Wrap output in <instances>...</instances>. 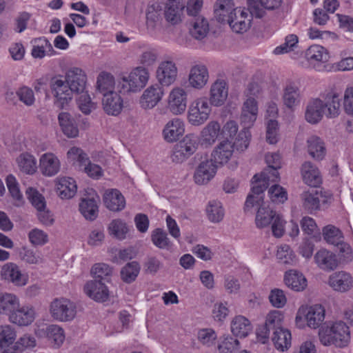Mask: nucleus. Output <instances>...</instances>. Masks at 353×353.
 Wrapping results in <instances>:
<instances>
[{"mask_svg":"<svg viewBox=\"0 0 353 353\" xmlns=\"http://www.w3.org/2000/svg\"><path fill=\"white\" fill-rule=\"evenodd\" d=\"M15 339V331L10 325L0 326V353H15L12 345Z\"/></svg>","mask_w":353,"mask_h":353,"instance_id":"393cba45","label":"nucleus"},{"mask_svg":"<svg viewBox=\"0 0 353 353\" xmlns=\"http://www.w3.org/2000/svg\"><path fill=\"white\" fill-rule=\"evenodd\" d=\"M20 305L18 297L14 294H0V314L9 316Z\"/></svg>","mask_w":353,"mask_h":353,"instance_id":"ea45409f","label":"nucleus"},{"mask_svg":"<svg viewBox=\"0 0 353 353\" xmlns=\"http://www.w3.org/2000/svg\"><path fill=\"white\" fill-rule=\"evenodd\" d=\"M208 79V70L205 65L198 64L191 68L188 76V82L191 87L201 89L206 85Z\"/></svg>","mask_w":353,"mask_h":353,"instance_id":"a211bd4d","label":"nucleus"},{"mask_svg":"<svg viewBox=\"0 0 353 353\" xmlns=\"http://www.w3.org/2000/svg\"><path fill=\"white\" fill-rule=\"evenodd\" d=\"M79 210L86 219L94 220L98 215V206L94 198H83L79 203Z\"/></svg>","mask_w":353,"mask_h":353,"instance_id":"a18cd8bd","label":"nucleus"},{"mask_svg":"<svg viewBox=\"0 0 353 353\" xmlns=\"http://www.w3.org/2000/svg\"><path fill=\"white\" fill-rule=\"evenodd\" d=\"M208 31V22L203 17L199 16L192 22V28L190 30V32L196 39L201 40L206 37Z\"/></svg>","mask_w":353,"mask_h":353,"instance_id":"de8ad7c7","label":"nucleus"},{"mask_svg":"<svg viewBox=\"0 0 353 353\" xmlns=\"http://www.w3.org/2000/svg\"><path fill=\"white\" fill-rule=\"evenodd\" d=\"M1 274L6 280L17 286H23L27 283L28 277L23 274L19 267L14 263H7L1 268Z\"/></svg>","mask_w":353,"mask_h":353,"instance_id":"4468645a","label":"nucleus"},{"mask_svg":"<svg viewBox=\"0 0 353 353\" xmlns=\"http://www.w3.org/2000/svg\"><path fill=\"white\" fill-rule=\"evenodd\" d=\"M16 95L18 100L28 107L33 105L35 103L33 90L26 85L19 88L16 90Z\"/></svg>","mask_w":353,"mask_h":353,"instance_id":"052dcab7","label":"nucleus"},{"mask_svg":"<svg viewBox=\"0 0 353 353\" xmlns=\"http://www.w3.org/2000/svg\"><path fill=\"white\" fill-rule=\"evenodd\" d=\"M309 154L317 161L322 160L326 154L323 141L318 137L312 136L307 141Z\"/></svg>","mask_w":353,"mask_h":353,"instance_id":"4c0bfd02","label":"nucleus"},{"mask_svg":"<svg viewBox=\"0 0 353 353\" xmlns=\"http://www.w3.org/2000/svg\"><path fill=\"white\" fill-rule=\"evenodd\" d=\"M251 138V134L249 129L243 128L238 134L235 140L232 144L237 150L243 151L248 148Z\"/></svg>","mask_w":353,"mask_h":353,"instance_id":"0e129e2a","label":"nucleus"},{"mask_svg":"<svg viewBox=\"0 0 353 353\" xmlns=\"http://www.w3.org/2000/svg\"><path fill=\"white\" fill-rule=\"evenodd\" d=\"M184 7L181 0H168L164 12L166 21L173 25L179 23Z\"/></svg>","mask_w":353,"mask_h":353,"instance_id":"473e14b6","label":"nucleus"},{"mask_svg":"<svg viewBox=\"0 0 353 353\" xmlns=\"http://www.w3.org/2000/svg\"><path fill=\"white\" fill-rule=\"evenodd\" d=\"M39 168L43 175L52 176L59 172L60 161L54 154L46 153L39 159Z\"/></svg>","mask_w":353,"mask_h":353,"instance_id":"4be33fe9","label":"nucleus"},{"mask_svg":"<svg viewBox=\"0 0 353 353\" xmlns=\"http://www.w3.org/2000/svg\"><path fill=\"white\" fill-rule=\"evenodd\" d=\"M251 22L252 17L245 10L237 8L226 23L230 26L233 32L243 34L250 29Z\"/></svg>","mask_w":353,"mask_h":353,"instance_id":"1a4fd4ad","label":"nucleus"},{"mask_svg":"<svg viewBox=\"0 0 353 353\" xmlns=\"http://www.w3.org/2000/svg\"><path fill=\"white\" fill-rule=\"evenodd\" d=\"M18 167L22 172L27 174H33L36 172L37 160L35 157L28 153H22L17 158Z\"/></svg>","mask_w":353,"mask_h":353,"instance_id":"79ce46f5","label":"nucleus"},{"mask_svg":"<svg viewBox=\"0 0 353 353\" xmlns=\"http://www.w3.org/2000/svg\"><path fill=\"white\" fill-rule=\"evenodd\" d=\"M58 120L65 135L69 138L76 137L78 135L79 129L76 121L70 113L67 112L59 113Z\"/></svg>","mask_w":353,"mask_h":353,"instance_id":"7c9ffc66","label":"nucleus"},{"mask_svg":"<svg viewBox=\"0 0 353 353\" xmlns=\"http://www.w3.org/2000/svg\"><path fill=\"white\" fill-rule=\"evenodd\" d=\"M268 194L271 201L274 203H283L288 199L285 190L279 185H273L268 190Z\"/></svg>","mask_w":353,"mask_h":353,"instance_id":"338daca9","label":"nucleus"},{"mask_svg":"<svg viewBox=\"0 0 353 353\" xmlns=\"http://www.w3.org/2000/svg\"><path fill=\"white\" fill-rule=\"evenodd\" d=\"M299 39L296 34H289L285 39V42L274 50L275 54H281L294 50L298 44Z\"/></svg>","mask_w":353,"mask_h":353,"instance_id":"680f3d73","label":"nucleus"},{"mask_svg":"<svg viewBox=\"0 0 353 353\" xmlns=\"http://www.w3.org/2000/svg\"><path fill=\"white\" fill-rule=\"evenodd\" d=\"M323 235L327 243L334 245H339L343 239L341 231L332 225L323 228Z\"/></svg>","mask_w":353,"mask_h":353,"instance_id":"6e6d98bb","label":"nucleus"},{"mask_svg":"<svg viewBox=\"0 0 353 353\" xmlns=\"http://www.w3.org/2000/svg\"><path fill=\"white\" fill-rule=\"evenodd\" d=\"M301 172L303 180L307 185L317 187L321 183L322 179L320 172L311 162L305 161L303 163Z\"/></svg>","mask_w":353,"mask_h":353,"instance_id":"a878e982","label":"nucleus"},{"mask_svg":"<svg viewBox=\"0 0 353 353\" xmlns=\"http://www.w3.org/2000/svg\"><path fill=\"white\" fill-rule=\"evenodd\" d=\"M188 92L181 87L173 88L168 98V108L175 115L183 114L187 108Z\"/></svg>","mask_w":353,"mask_h":353,"instance_id":"0eeeda50","label":"nucleus"},{"mask_svg":"<svg viewBox=\"0 0 353 353\" xmlns=\"http://www.w3.org/2000/svg\"><path fill=\"white\" fill-rule=\"evenodd\" d=\"M163 94V89L160 85H152L143 92L139 104L143 109H152L162 99Z\"/></svg>","mask_w":353,"mask_h":353,"instance_id":"9d476101","label":"nucleus"},{"mask_svg":"<svg viewBox=\"0 0 353 353\" xmlns=\"http://www.w3.org/2000/svg\"><path fill=\"white\" fill-rule=\"evenodd\" d=\"M323 108L327 118H336L340 114V98L338 93L334 91L328 92L323 97Z\"/></svg>","mask_w":353,"mask_h":353,"instance_id":"cd10ccee","label":"nucleus"},{"mask_svg":"<svg viewBox=\"0 0 353 353\" xmlns=\"http://www.w3.org/2000/svg\"><path fill=\"white\" fill-rule=\"evenodd\" d=\"M140 271V265L137 261L128 263L121 270V279L130 283L137 277Z\"/></svg>","mask_w":353,"mask_h":353,"instance_id":"bf43d9fd","label":"nucleus"},{"mask_svg":"<svg viewBox=\"0 0 353 353\" xmlns=\"http://www.w3.org/2000/svg\"><path fill=\"white\" fill-rule=\"evenodd\" d=\"M77 186L72 178H61L57 184V193L62 199H70L76 194Z\"/></svg>","mask_w":353,"mask_h":353,"instance_id":"37998d69","label":"nucleus"},{"mask_svg":"<svg viewBox=\"0 0 353 353\" xmlns=\"http://www.w3.org/2000/svg\"><path fill=\"white\" fill-rule=\"evenodd\" d=\"M286 285L294 291H302L307 286V280L303 274L296 270H289L284 278Z\"/></svg>","mask_w":353,"mask_h":353,"instance_id":"f704fd0d","label":"nucleus"},{"mask_svg":"<svg viewBox=\"0 0 353 353\" xmlns=\"http://www.w3.org/2000/svg\"><path fill=\"white\" fill-rule=\"evenodd\" d=\"M272 340L277 350H286L291 345V333L287 329L277 330V331H274Z\"/></svg>","mask_w":353,"mask_h":353,"instance_id":"49530a36","label":"nucleus"},{"mask_svg":"<svg viewBox=\"0 0 353 353\" xmlns=\"http://www.w3.org/2000/svg\"><path fill=\"white\" fill-rule=\"evenodd\" d=\"M65 79L74 94L83 93L86 85V75L81 68L73 67L68 69Z\"/></svg>","mask_w":353,"mask_h":353,"instance_id":"9b49d317","label":"nucleus"},{"mask_svg":"<svg viewBox=\"0 0 353 353\" xmlns=\"http://www.w3.org/2000/svg\"><path fill=\"white\" fill-rule=\"evenodd\" d=\"M184 132L183 122L178 118L169 121L163 130V136L167 142L176 141Z\"/></svg>","mask_w":353,"mask_h":353,"instance_id":"bb28decb","label":"nucleus"},{"mask_svg":"<svg viewBox=\"0 0 353 353\" xmlns=\"http://www.w3.org/2000/svg\"><path fill=\"white\" fill-rule=\"evenodd\" d=\"M84 292L90 298L98 302H104L109 297V290L101 281H88L84 286Z\"/></svg>","mask_w":353,"mask_h":353,"instance_id":"2eb2a0df","label":"nucleus"},{"mask_svg":"<svg viewBox=\"0 0 353 353\" xmlns=\"http://www.w3.org/2000/svg\"><path fill=\"white\" fill-rule=\"evenodd\" d=\"M34 311L28 306L20 305L16 310L10 314L9 320L12 323L17 324L20 326H26L31 324L34 319Z\"/></svg>","mask_w":353,"mask_h":353,"instance_id":"b1692460","label":"nucleus"},{"mask_svg":"<svg viewBox=\"0 0 353 353\" xmlns=\"http://www.w3.org/2000/svg\"><path fill=\"white\" fill-rule=\"evenodd\" d=\"M276 214L277 213L269 206H265L262 203L256 214V226L260 229L269 226Z\"/></svg>","mask_w":353,"mask_h":353,"instance_id":"58836bf2","label":"nucleus"},{"mask_svg":"<svg viewBox=\"0 0 353 353\" xmlns=\"http://www.w3.org/2000/svg\"><path fill=\"white\" fill-rule=\"evenodd\" d=\"M91 274L94 280L108 282L112 274V269L106 263H95L91 268Z\"/></svg>","mask_w":353,"mask_h":353,"instance_id":"864d4df0","label":"nucleus"},{"mask_svg":"<svg viewBox=\"0 0 353 353\" xmlns=\"http://www.w3.org/2000/svg\"><path fill=\"white\" fill-rule=\"evenodd\" d=\"M279 123L274 119L268 121L266 125V140L270 144L277 143L279 140Z\"/></svg>","mask_w":353,"mask_h":353,"instance_id":"69168bd1","label":"nucleus"},{"mask_svg":"<svg viewBox=\"0 0 353 353\" xmlns=\"http://www.w3.org/2000/svg\"><path fill=\"white\" fill-rule=\"evenodd\" d=\"M328 283L334 290L339 292H346L353 287V278L347 272L339 271L329 276Z\"/></svg>","mask_w":353,"mask_h":353,"instance_id":"ddd939ff","label":"nucleus"},{"mask_svg":"<svg viewBox=\"0 0 353 353\" xmlns=\"http://www.w3.org/2000/svg\"><path fill=\"white\" fill-rule=\"evenodd\" d=\"M307 325L311 328L319 327L325 319V309L319 304L310 306L305 315Z\"/></svg>","mask_w":353,"mask_h":353,"instance_id":"c9c22d12","label":"nucleus"},{"mask_svg":"<svg viewBox=\"0 0 353 353\" xmlns=\"http://www.w3.org/2000/svg\"><path fill=\"white\" fill-rule=\"evenodd\" d=\"M177 73V68L173 61H163L159 63L156 75L161 85L169 86L176 81Z\"/></svg>","mask_w":353,"mask_h":353,"instance_id":"6e6552de","label":"nucleus"},{"mask_svg":"<svg viewBox=\"0 0 353 353\" xmlns=\"http://www.w3.org/2000/svg\"><path fill=\"white\" fill-rule=\"evenodd\" d=\"M240 348L238 339L230 335H224L219 338L217 349L219 353H236Z\"/></svg>","mask_w":353,"mask_h":353,"instance_id":"8fccbe9b","label":"nucleus"},{"mask_svg":"<svg viewBox=\"0 0 353 353\" xmlns=\"http://www.w3.org/2000/svg\"><path fill=\"white\" fill-rule=\"evenodd\" d=\"M319 336L323 345H334L339 347L346 346L350 339L349 327L343 321H337L331 325L323 326L319 330Z\"/></svg>","mask_w":353,"mask_h":353,"instance_id":"f257e3e1","label":"nucleus"},{"mask_svg":"<svg viewBox=\"0 0 353 353\" xmlns=\"http://www.w3.org/2000/svg\"><path fill=\"white\" fill-rule=\"evenodd\" d=\"M197 148V139L194 134L186 135L181 141L176 143L173 149L171 156L172 160L175 163H181L194 154Z\"/></svg>","mask_w":353,"mask_h":353,"instance_id":"423d86ee","label":"nucleus"},{"mask_svg":"<svg viewBox=\"0 0 353 353\" xmlns=\"http://www.w3.org/2000/svg\"><path fill=\"white\" fill-rule=\"evenodd\" d=\"M276 257L283 264H293L296 261L295 255L288 245H281L278 248Z\"/></svg>","mask_w":353,"mask_h":353,"instance_id":"e2e57ef3","label":"nucleus"},{"mask_svg":"<svg viewBox=\"0 0 353 353\" xmlns=\"http://www.w3.org/2000/svg\"><path fill=\"white\" fill-rule=\"evenodd\" d=\"M50 87L54 97V105L59 109H64L68 106L73 97V92L68 84L65 79L61 77H54L50 82Z\"/></svg>","mask_w":353,"mask_h":353,"instance_id":"7ed1b4c3","label":"nucleus"},{"mask_svg":"<svg viewBox=\"0 0 353 353\" xmlns=\"http://www.w3.org/2000/svg\"><path fill=\"white\" fill-rule=\"evenodd\" d=\"M149 79V72L144 67H137L127 77H123L119 83V92H136L143 88Z\"/></svg>","mask_w":353,"mask_h":353,"instance_id":"f03ea898","label":"nucleus"},{"mask_svg":"<svg viewBox=\"0 0 353 353\" xmlns=\"http://www.w3.org/2000/svg\"><path fill=\"white\" fill-rule=\"evenodd\" d=\"M237 8L232 0H216L214 4V16L221 23H226Z\"/></svg>","mask_w":353,"mask_h":353,"instance_id":"f3484780","label":"nucleus"},{"mask_svg":"<svg viewBox=\"0 0 353 353\" xmlns=\"http://www.w3.org/2000/svg\"><path fill=\"white\" fill-rule=\"evenodd\" d=\"M46 332L48 340L56 347H59L65 340L64 331L59 325H50Z\"/></svg>","mask_w":353,"mask_h":353,"instance_id":"4d7b16f0","label":"nucleus"},{"mask_svg":"<svg viewBox=\"0 0 353 353\" xmlns=\"http://www.w3.org/2000/svg\"><path fill=\"white\" fill-rule=\"evenodd\" d=\"M102 105L106 114L117 116L123 108V101L117 92L105 93L102 99Z\"/></svg>","mask_w":353,"mask_h":353,"instance_id":"6ab92c4d","label":"nucleus"},{"mask_svg":"<svg viewBox=\"0 0 353 353\" xmlns=\"http://www.w3.org/2000/svg\"><path fill=\"white\" fill-rule=\"evenodd\" d=\"M252 194H249L245 201L246 208H252L254 203H259L263 201V196H261L264 190L268 188L269 183L266 182L259 174H255L252 179Z\"/></svg>","mask_w":353,"mask_h":353,"instance_id":"dca6fc26","label":"nucleus"},{"mask_svg":"<svg viewBox=\"0 0 353 353\" xmlns=\"http://www.w3.org/2000/svg\"><path fill=\"white\" fill-rule=\"evenodd\" d=\"M221 132V125L217 121L209 122L201 132V141L203 145L210 146L214 144Z\"/></svg>","mask_w":353,"mask_h":353,"instance_id":"2f4dec72","label":"nucleus"},{"mask_svg":"<svg viewBox=\"0 0 353 353\" xmlns=\"http://www.w3.org/2000/svg\"><path fill=\"white\" fill-rule=\"evenodd\" d=\"M252 330L250 321L243 316H235L231 322V332L240 338L246 337Z\"/></svg>","mask_w":353,"mask_h":353,"instance_id":"e433bc0d","label":"nucleus"},{"mask_svg":"<svg viewBox=\"0 0 353 353\" xmlns=\"http://www.w3.org/2000/svg\"><path fill=\"white\" fill-rule=\"evenodd\" d=\"M217 165L212 159H206L201 161L196 168L194 179L196 184L203 185L208 183L215 175Z\"/></svg>","mask_w":353,"mask_h":353,"instance_id":"f8f14e48","label":"nucleus"},{"mask_svg":"<svg viewBox=\"0 0 353 353\" xmlns=\"http://www.w3.org/2000/svg\"><path fill=\"white\" fill-rule=\"evenodd\" d=\"M151 241L159 249L169 250L172 246L167 232L161 228H157L152 231Z\"/></svg>","mask_w":353,"mask_h":353,"instance_id":"603ef678","label":"nucleus"},{"mask_svg":"<svg viewBox=\"0 0 353 353\" xmlns=\"http://www.w3.org/2000/svg\"><path fill=\"white\" fill-rule=\"evenodd\" d=\"M323 101L319 98L311 99L307 104L305 117L307 122L312 124L318 123L325 115L323 108Z\"/></svg>","mask_w":353,"mask_h":353,"instance_id":"aec40b11","label":"nucleus"},{"mask_svg":"<svg viewBox=\"0 0 353 353\" xmlns=\"http://www.w3.org/2000/svg\"><path fill=\"white\" fill-rule=\"evenodd\" d=\"M105 206L111 211H120L125 205L123 196L117 190H112L106 192L103 198Z\"/></svg>","mask_w":353,"mask_h":353,"instance_id":"72a5a7b5","label":"nucleus"},{"mask_svg":"<svg viewBox=\"0 0 353 353\" xmlns=\"http://www.w3.org/2000/svg\"><path fill=\"white\" fill-rule=\"evenodd\" d=\"M314 261L321 269L326 271L333 270L338 265L336 255L325 249H321L315 254Z\"/></svg>","mask_w":353,"mask_h":353,"instance_id":"c756f323","label":"nucleus"},{"mask_svg":"<svg viewBox=\"0 0 353 353\" xmlns=\"http://www.w3.org/2000/svg\"><path fill=\"white\" fill-rule=\"evenodd\" d=\"M233 154V145L228 139L221 141L212 154L214 164L223 165L228 163Z\"/></svg>","mask_w":353,"mask_h":353,"instance_id":"c85d7f7f","label":"nucleus"},{"mask_svg":"<svg viewBox=\"0 0 353 353\" xmlns=\"http://www.w3.org/2000/svg\"><path fill=\"white\" fill-rule=\"evenodd\" d=\"M258 113L257 103L254 97L248 98L244 102L241 115L243 128L249 129L255 122Z\"/></svg>","mask_w":353,"mask_h":353,"instance_id":"412c9836","label":"nucleus"},{"mask_svg":"<svg viewBox=\"0 0 353 353\" xmlns=\"http://www.w3.org/2000/svg\"><path fill=\"white\" fill-rule=\"evenodd\" d=\"M97 84L98 90L103 94L105 93L114 92L113 91L114 79L113 76L108 72H101L97 78Z\"/></svg>","mask_w":353,"mask_h":353,"instance_id":"5fc2aeb1","label":"nucleus"},{"mask_svg":"<svg viewBox=\"0 0 353 353\" xmlns=\"http://www.w3.org/2000/svg\"><path fill=\"white\" fill-rule=\"evenodd\" d=\"M206 214L211 222L219 223L223 219L225 212L221 202L212 201L206 207Z\"/></svg>","mask_w":353,"mask_h":353,"instance_id":"3c124183","label":"nucleus"},{"mask_svg":"<svg viewBox=\"0 0 353 353\" xmlns=\"http://www.w3.org/2000/svg\"><path fill=\"white\" fill-rule=\"evenodd\" d=\"M305 58L311 63H325L329 59V54L325 48L319 45H313L305 51Z\"/></svg>","mask_w":353,"mask_h":353,"instance_id":"c03bdc74","label":"nucleus"},{"mask_svg":"<svg viewBox=\"0 0 353 353\" xmlns=\"http://www.w3.org/2000/svg\"><path fill=\"white\" fill-rule=\"evenodd\" d=\"M26 194L37 211L46 208V201L44 197L39 194L35 189L29 188L26 190Z\"/></svg>","mask_w":353,"mask_h":353,"instance_id":"774afa93","label":"nucleus"},{"mask_svg":"<svg viewBox=\"0 0 353 353\" xmlns=\"http://www.w3.org/2000/svg\"><path fill=\"white\" fill-rule=\"evenodd\" d=\"M228 90L224 80H216L210 88V103L214 106L222 105L228 98Z\"/></svg>","mask_w":353,"mask_h":353,"instance_id":"5701e85b","label":"nucleus"},{"mask_svg":"<svg viewBox=\"0 0 353 353\" xmlns=\"http://www.w3.org/2000/svg\"><path fill=\"white\" fill-rule=\"evenodd\" d=\"M108 230L110 234L119 240L125 239L129 230L125 222L121 219L112 220L109 224Z\"/></svg>","mask_w":353,"mask_h":353,"instance_id":"13d9d810","label":"nucleus"},{"mask_svg":"<svg viewBox=\"0 0 353 353\" xmlns=\"http://www.w3.org/2000/svg\"><path fill=\"white\" fill-rule=\"evenodd\" d=\"M299 90L293 82H288L283 89V103L289 108H292L299 103Z\"/></svg>","mask_w":353,"mask_h":353,"instance_id":"a19ab883","label":"nucleus"},{"mask_svg":"<svg viewBox=\"0 0 353 353\" xmlns=\"http://www.w3.org/2000/svg\"><path fill=\"white\" fill-rule=\"evenodd\" d=\"M320 194L316 190L305 191L301 194V199L304 208L310 212L319 210L320 208Z\"/></svg>","mask_w":353,"mask_h":353,"instance_id":"09e8293b","label":"nucleus"},{"mask_svg":"<svg viewBox=\"0 0 353 353\" xmlns=\"http://www.w3.org/2000/svg\"><path fill=\"white\" fill-rule=\"evenodd\" d=\"M211 111V103L207 97L197 98L189 106L188 121L192 125H201L208 119Z\"/></svg>","mask_w":353,"mask_h":353,"instance_id":"20e7f679","label":"nucleus"},{"mask_svg":"<svg viewBox=\"0 0 353 353\" xmlns=\"http://www.w3.org/2000/svg\"><path fill=\"white\" fill-rule=\"evenodd\" d=\"M50 312L55 320L67 322L75 317L77 307L75 303L68 299H55L50 303Z\"/></svg>","mask_w":353,"mask_h":353,"instance_id":"39448f33","label":"nucleus"}]
</instances>
